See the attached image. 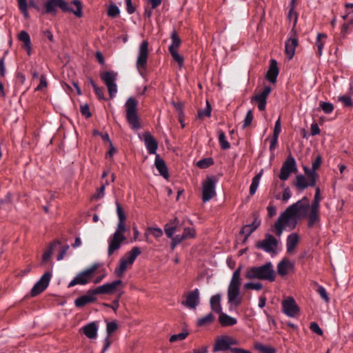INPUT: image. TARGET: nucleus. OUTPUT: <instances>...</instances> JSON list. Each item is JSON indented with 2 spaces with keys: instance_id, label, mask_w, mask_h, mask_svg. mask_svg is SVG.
<instances>
[{
  "instance_id": "39",
  "label": "nucleus",
  "mask_w": 353,
  "mask_h": 353,
  "mask_svg": "<svg viewBox=\"0 0 353 353\" xmlns=\"http://www.w3.org/2000/svg\"><path fill=\"white\" fill-rule=\"evenodd\" d=\"M60 244H61V243L59 241H54V242L50 243V245H49L48 250H46L44 252V253L43 254V256H42V261H43V262H46V261H48L50 259V257H51V256L52 254V252H53L54 248L57 245H60Z\"/></svg>"
},
{
  "instance_id": "43",
  "label": "nucleus",
  "mask_w": 353,
  "mask_h": 353,
  "mask_svg": "<svg viewBox=\"0 0 353 353\" xmlns=\"http://www.w3.org/2000/svg\"><path fill=\"white\" fill-rule=\"evenodd\" d=\"M211 114V107L208 101L205 109L199 110L197 113V119H203L205 117H209Z\"/></svg>"
},
{
  "instance_id": "5",
  "label": "nucleus",
  "mask_w": 353,
  "mask_h": 353,
  "mask_svg": "<svg viewBox=\"0 0 353 353\" xmlns=\"http://www.w3.org/2000/svg\"><path fill=\"white\" fill-rule=\"evenodd\" d=\"M137 106L138 101L134 97L128 98L125 103L126 121L133 130H138L141 128L137 113Z\"/></svg>"
},
{
  "instance_id": "24",
  "label": "nucleus",
  "mask_w": 353,
  "mask_h": 353,
  "mask_svg": "<svg viewBox=\"0 0 353 353\" xmlns=\"http://www.w3.org/2000/svg\"><path fill=\"white\" fill-rule=\"evenodd\" d=\"M199 303V292L195 289L189 292L186 299L182 302V304L190 309H195Z\"/></svg>"
},
{
  "instance_id": "12",
  "label": "nucleus",
  "mask_w": 353,
  "mask_h": 353,
  "mask_svg": "<svg viewBox=\"0 0 353 353\" xmlns=\"http://www.w3.org/2000/svg\"><path fill=\"white\" fill-rule=\"evenodd\" d=\"M51 277L52 273L49 271L46 272L32 287L30 291L31 296H37L43 292L48 288Z\"/></svg>"
},
{
  "instance_id": "23",
  "label": "nucleus",
  "mask_w": 353,
  "mask_h": 353,
  "mask_svg": "<svg viewBox=\"0 0 353 353\" xmlns=\"http://www.w3.org/2000/svg\"><path fill=\"white\" fill-rule=\"evenodd\" d=\"M125 239V236H119L117 234H113L109 240L108 256H111L116 250H119L121 248V243Z\"/></svg>"
},
{
  "instance_id": "4",
  "label": "nucleus",
  "mask_w": 353,
  "mask_h": 353,
  "mask_svg": "<svg viewBox=\"0 0 353 353\" xmlns=\"http://www.w3.org/2000/svg\"><path fill=\"white\" fill-rule=\"evenodd\" d=\"M297 224V216L292 211L291 208H287L279 216L274 225L275 233L280 236L284 229L289 228L293 230Z\"/></svg>"
},
{
  "instance_id": "64",
  "label": "nucleus",
  "mask_w": 353,
  "mask_h": 353,
  "mask_svg": "<svg viewBox=\"0 0 353 353\" xmlns=\"http://www.w3.org/2000/svg\"><path fill=\"white\" fill-rule=\"evenodd\" d=\"M258 349L262 353H276V350L274 347H268V346L260 345L258 347Z\"/></svg>"
},
{
  "instance_id": "38",
  "label": "nucleus",
  "mask_w": 353,
  "mask_h": 353,
  "mask_svg": "<svg viewBox=\"0 0 353 353\" xmlns=\"http://www.w3.org/2000/svg\"><path fill=\"white\" fill-rule=\"evenodd\" d=\"M214 321V316L212 313H209L205 316L200 318L197 320L196 325L203 327L211 324Z\"/></svg>"
},
{
  "instance_id": "32",
  "label": "nucleus",
  "mask_w": 353,
  "mask_h": 353,
  "mask_svg": "<svg viewBox=\"0 0 353 353\" xmlns=\"http://www.w3.org/2000/svg\"><path fill=\"white\" fill-rule=\"evenodd\" d=\"M83 334L90 339H95L97 336V325L94 322H91L83 327Z\"/></svg>"
},
{
  "instance_id": "50",
  "label": "nucleus",
  "mask_w": 353,
  "mask_h": 353,
  "mask_svg": "<svg viewBox=\"0 0 353 353\" xmlns=\"http://www.w3.org/2000/svg\"><path fill=\"white\" fill-rule=\"evenodd\" d=\"M316 292L325 303H329L330 297L327 293L325 288L323 286L318 285Z\"/></svg>"
},
{
  "instance_id": "52",
  "label": "nucleus",
  "mask_w": 353,
  "mask_h": 353,
  "mask_svg": "<svg viewBox=\"0 0 353 353\" xmlns=\"http://www.w3.org/2000/svg\"><path fill=\"white\" fill-rule=\"evenodd\" d=\"M174 60L179 64V67H182L184 62L183 57L179 54L177 50L169 51Z\"/></svg>"
},
{
  "instance_id": "29",
  "label": "nucleus",
  "mask_w": 353,
  "mask_h": 353,
  "mask_svg": "<svg viewBox=\"0 0 353 353\" xmlns=\"http://www.w3.org/2000/svg\"><path fill=\"white\" fill-rule=\"evenodd\" d=\"M179 225V220L178 219L177 217H175L174 219L170 220L169 223L165 225V233L168 238H172Z\"/></svg>"
},
{
  "instance_id": "16",
  "label": "nucleus",
  "mask_w": 353,
  "mask_h": 353,
  "mask_svg": "<svg viewBox=\"0 0 353 353\" xmlns=\"http://www.w3.org/2000/svg\"><path fill=\"white\" fill-rule=\"evenodd\" d=\"M282 311L289 317L294 318L299 313V307L292 297H288L282 302Z\"/></svg>"
},
{
  "instance_id": "46",
  "label": "nucleus",
  "mask_w": 353,
  "mask_h": 353,
  "mask_svg": "<svg viewBox=\"0 0 353 353\" xmlns=\"http://www.w3.org/2000/svg\"><path fill=\"white\" fill-rule=\"evenodd\" d=\"M321 109L325 114H330L334 110V105L330 102L321 101L319 103Z\"/></svg>"
},
{
  "instance_id": "62",
  "label": "nucleus",
  "mask_w": 353,
  "mask_h": 353,
  "mask_svg": "<svg viewBox=\"0 0 353 353\" xmlns=\"http://www.w3.org/2000/svg\"><path fill=\"white\" fill-rule=\"evenodd\" d=\"M19 39L23 41V43H26L27 45H28V43H30V41H31L29 34L25 30L20 32L19 34Z\"/></svg>"
},
{
  "instance_id": "60",
  "label": "nucleus",
  "mask_w": 353,
  "mask_h": 353,
  "mask_svg": "<svg viewBox=\"0 0 353 353\" xmlns=\"http://www.w3.org/2000/svg\"><path fill=\"white\" fill-rule=\"evenodd\" d=\"M310 329L315 334L322 336L323 332L322 329L319 327V324L316 322H312L310 324Z\"/></svg>"
},
{
  "instance_id": "3",
  "label": "nucleus",
  "mask_w": 353,
  "mask_h": 353,
  "mask_svg": "<svg viewBox=\"0 0 353 353\" xmlns=\"http://www.w3.org/2000/svg\"><path fill=\"white\" fill-rule=\"evenodd\" d=\"M245 277L248 279H259L273 282L276 279V272L272 262L268 261L262 265L248 268L245 272Z\"/></svg>"
},
{
  "instance_id": "19",
  "label": "nucleus",
  "mask_w": 353,
  "mask_h": 353,
  "mask_svg": "<svg viewBox=\"0 0 353 353\" xmlns=\"http://www.w3.org/2000/svg\"><path fill=\"white\" fill-rule=\"evenodd\" d=\"M236 344H237V341L235 339L222 335V351L230 350L232 353H252L242 348L230 347V345Z\"/></svg>"
},
{
  "instance_id": "22",
  "label": "nucleus",
  "mask_w": 353,
  "mask_h": 353,
  "mask_svg": "<svg viewBox=\"0 0 353 353\" xmlns=\"http://www.w3.org/2000/svg\"><path fill=\"white\" fill-rule=\"evenodd\" d=\"M97 300L91 289L88 290L85 294L82 295L74 300V305L78 308H81L85 305L94 303Z\"/></svg>"
},
{
  "instance_id": "34",
  "label": "nucleus",
  "mask_w": 353,
  "mask_h": 353,
  "mask_svg": "<svg viewBox=\"0 0 353 353\" xmlns=\"http://www.w3.org/2000/svg\"><path fill=\"white\" fill-rule=\"evenodd\" d=\"M170 39L172 43L168 48L169 51L177 50L181 43V40L175 30L172 32Z\"/></svg>"
},
{
  "instance_id": "59",
  "label": "nucleus",
  "mask_w": 353,
  "mask_h": 353,
  "mask_svg": "<svg viewBox=\"0 0 353 353\" xmlns=\"http://www.w3.org/2000/svg\"><path fill=\"white\" fill-rule=\"evenodd\" d=\"M171 239V248L172 250H174L177 245H179L182 241L185 239L183 234H177L174 236H172Z\"/></svg>"
},
{
  "instance_id": "11",
  "label": "nucleus",
  "mask_w": 353,
  "mask_h": 353,
  "mask_svg": "<svg viewBox=\"0 0 353 353\" xmlns=\"http://www.w3.org/2000/svg\"><path fill=\"white\" fill-rule=\"evenodd\" d=\"M216 183V180L214 176H208L203 182L202 200L203 202L210 201L215 196Z\"/></svg>"
},
{
  "instance_id": "55",
  "label": "nucleus",
  "mask_w": 353,
  "mask_h": 353,
  "mask_svg": "<svg viewBox=\"0 0 353 353\" xmlns=\"http://www.w3.org/2000/svg\"><path fill=\"white\" fill-rule=\"evenodd\" d=\"M147 232H150L155 238H159L163 235V231L160 228H148ZM148 235V232L145 234Z\"/></svg>"
},
{
  "instance_id": "20",
  "label": "nucleus",
  "mask_w": 353,
  "mask_h": 353,
  "mask_svg": "<svg viewBox=\"0 0 353 353\" xmlns=\"http://www.w3.org/2000/svg\"><path fill=\"white\" fill-rule=\"evenodd\" d=\"M254 220L251 223H248L242 227L240 233L245 235L247 239L261 225V219L256 213H253Z\"/></svg>"
},
{
  "instance_id": "54",
  "label": "nucleus",
  "mask_w": 353,
  "mask_h": 353,
  "mask_svg": "<svg viewBox=\"0 0 353 353\" xmlns=\"http://www.w3.org/2000/svg\"><path fill=\"white\" fill-rule=\"evenodd\" d=\"M244 288L247 290H261L263 288V284L259 282H249L244 285Z\"/></svg>"
},
{
  "instance_id": "40",
  "label": "nucleus",
  "mask_w": 353,
  "mask_h": 353,
  "mask_svg": "<svg viewBox=\"0 0 353 353\" xmlns=\"http://www.w3.org/2000/svg\"><path fill=\"white\" fill-rule=\"evenodd\" d=\"M171 103L179 114V121L181 123L182 127H184V125L182 123V117H184L183 103L181 101L175 102L174 101H172Z\"/></svg>"
},
{
  "instance_id": "56",
  "label": "nucleus",
  "mask_w": 353,
  "mask_h": 353,
  "mask_svg": "<svg viewBox=\"0 0 353 353\" xmlns=\"http://www.w3.org/2000/svg\"><path fill=\"white\" fill-rule=\"evenodd\" d=\"M185 239L194 238L196 235L195 230L192 228H185L183 232Z\"/></svg>"
},
{
  "instance_id": "41",
  "label": "nucleus",
  "mask_w": 353,
  "mask_h": 353,
  "mask_svg": "<svg viewBox=\"0 0 353 353\" xmlns=\"http://www.w3.org/2000/svg\"><path fill=\"white\" fill-rule=\"evenodd\" d=\"M18 6L19 10L23 14L25 19H28L30 17L28 11V3L27 0H17Z\"/></svg>"
},
{
  "instance_id": "61",
  "label": "nucleus",
  "mask_w": 353,
  "mask_h": 353,
  "mask_svg": "<svg viewBox=\"0 0 353 353\" xmlns=\"http://www.w3.org/2000/svg\"><path fill=\"white\" fill-rule=\"evenodd\" d=\"M116 205H117V213L118 215L119 221H125L126 216H125V212H123L121 205L118 202H116Z\"/></svg>"
},
{
  "instance_id": "48",
  "label": "nucleus",
  "mask_w": 353,
  "mask_h": 353,
  "mask_svg": "<svg viewBox=\"0 0 353 353\" xmlns=\"http://www.w3.org/2000/svg\"><path fill=\"white\" fill-rule=\"evenodd\" d=\"M321 190L319 187L315 189V194L314 200L311 204L310 207L318 208H320V201H321Z\"/></svg>"
},
{
  "instance_id": "51",
  "label": "nucleus",
  "mask_w": 353,
  "mask_h": 353,
  "mask_svg": "<svg viewBox=\"0 0 353 353\" xmlns=\"http://www.w3.org/2000/svg\"><path fill=\"white\" fill-rule=\"evenodd\" d=\"M339 101L341 102L345 107L350 108L353 106V102L350 96L342 95L339 97Z\"/></svg>"
},
{
  "instance_id": "49",
  "label": "nucleus",
  "mask_w": 353,
  "mask_h": 353,
  "mask_svg": "<svg viewBox=\"0 0 353 353\" xmlns=\"http://www.w3.org/2000/svg\"><path fill=\"white\" fill-rule=\"evenodd\" d=\"M120 13L119 8L115 4H111L108 8L107 14L108 17L114 18L117 17Z\"/></svg>"
},
{
  "instance_id": "17",
  "label": "nucleus",
  "mask_w": 353,
  "mask_h": 353,
  "mask_svg": "<svg viewBox=\"0 0 353 353\" xmlns=\"http://www.w3.org/2000/svg\"><path fill=\"white\" fill-rule=\"evenodd\" d=\"M310 200L307 196H303L301 200L290 205L292 211L298 216L299 215L305 216L307 211L310 209Z\"/></svg>"
},
{
  "instance_id": "47",
  "label": "nucleus",
  "mask_w": 353,
  "mask_h": 353,
  "mask_svg": "<svg viewBox=\"0 0 353 353\" xmlns=\"http://www.w3.org/2000/svg\"><path fill=\"white\" fill-rule=\"evenodd\" d=\"M12 195L8 193L5 199L0 201V210L2 208L10 209L11 208Z\"/></svg>"
},
{
  "instance_id": "53",
  "label": "nucleus",
  "mask_w": 353,
  "mask_h": 353,
  "mask_svg": "<svg viewBox=\"0 0 353 353\" xmlns=\"http://www.w3.org/2000/svg\"><path fill=\"white\" fill-rule=\"evenodd\" d=\"M122 283L123 282L121 279L115 280L112 283H107L109 294H112L117 287L121 285Z\"/></svg>"
},
{
  "instance_id": "26",
  "label": "nucleus",
  "mask_w": 353,
  "mask_h": 353,
  "mask_svg": "<svg viewBox=\"0 0 353 353\" xmlns=\"http://www.w3.org/2000/svg\"><path fill=\"white\" fill-rule=\"evenodd\" d=\"M279 70L277 66V62L275 59H271L270 67L266 74V79L271 83H274L276 81Z\"/></svg>"
},
{
  "instance_id": "58",
  "label": "nucleus",
  "mask_w": 353,
  "mask_h": 353,
  "mask_svg": "<svg viewBox=\"0 0 353 353\" xmlns=\"http://www.w3.org/2000/svg\"><path fill=\"white\" fill-rule=\"evenodd\" d=\"M126 231L125 221H119L117 228L114 234H117L119 236H124L123 233Z\"/></svg>"
},
{
  "instance_id": "15",
  "label": "nucleus",
  "mask_w": 353,
  "mask_h": 353,
  "mask_svg": "<svg viewBox=\"0 0 353 353\" xmlns=\"http://www.w3.org/2000/svg\"><path fill=\"white\" fill-rule=\"evenodd\" d=\"M271 92L270 86H265L258 94L251 98V103L257 104L258 109L260 111L265 110L267 104V98Z\"/></svg>"
},
{
  "instance_id": "36",
  "label": "nucleus",
  "mask_w": 353,
  "mask_h": 353,
  "mask_svg": "<svg viewBox=\"0 0 353 353\" xmlns=\"http://www.w3.org/2000/svg\"><path fill=\"white\" fill-rule=\"evenodd\" d=\"M327 34L325 33H318L316 39V46L317 47V52L316 56L320 57L323 54V50L325 45V41H322V39H326Z\"/></svg>"
},
{
  "instance_id": "35",
  "label": "nucleus",
  "mask_w": 353,
  "mask_h": 353,
  "mask_svg": "<svg viewBox=\"0 0 353 353\" xmlns=\"http://www.w3.org/2000/svg\"><path fill=\"white\" fill-rule=\"evenodd\" d=\"M263 170H261L258 174H256L252 178V183L250 186V194L251 196L254 195L256 193V190H257L259 183H260L261 178L263 175Z\"/></svg>"
},
{
  "instance_id": "21",
  "label": "nucleus",
  "mask_w": 353,
  "mask_h": 353,
  "mask_svg": "<svg viewBox=\"0 0 353 353\" xmlns=\"http://www.w3.org/2000/svg\"><path fill=\"white\" fill-rule=\"evenodd\" d=\"M142 137L148 152L150 154H157L158 142L152 136L150 132H145L143 134Z\"/></svg>"
},
{
  "instance_id": "14",
  "label": "nucleus",
  "mask_w": 353,
  "mask_h": 353,
  "mask_svg": "<svg viewBox=\"0 0 353 353\" xmlns=\"http://www.w3.org/2000/svg\"><path fill=\"white\" fill-rule=\"evenodd\" d=\"M290 37L285 43V52L289 59H291L295 52L296 47L298 46V37L296 30L294 27L290 31Z\"/></svg>"
},
{
  "instance_id": "8",
  "label": "nucleus",
  "mask_w": 353,
  "mask_h": 353,
  "mask_svg": "<svg viewBox=\"0 0 353 353\" xmlns=\"http://www.w3.org/2000/svg\"><path fill=\"white\" fill-rule=\"evenodd\" d=\"M100 77L107 86L110 97L112 99L117 92V85L115 83L117 73L114 71H105L100 73Z\"/></svg>"
},
{
  "instance_id": "44",
  "label": "nucleus",
  "mask_w": 353,
  "mask_h": 353,
  "mask_svg": "<svg viewBox=\"0 0 353 353\" xmlns=\"http://www.w3.org/2000/svg\"><path fill=\"white\" fill-rule=\"evenodd\" d=\"M189 334V332L184 330L182 332L176 334H173L170 338V342L174 343L177 341H183L184 340Z\"/></svg>"
},
{
  "instance_id": "30",
  "label": "nucleus",
  "mask_w": 353,
  "mask_h": 353,
  "mask_svg": "<svg viewBox=\"0 0 353 353\" xmlns=\"http://www.w3.org/2000/svg\"><path fill=\"white\" fill-rule=\"evenodd\" d=\"M322 162V158L321 155H318L314 161L312 163V168H308L307 166L303 167L304 172L306 175H312L316 179L317 178L316 170L319 169Z\"/></svg>"
},
{
  "instance_id": "63",
  "label": "nucleus",
  "mask_w": 353,
  "mask_h": 353,
  "mask_svg": "<svg viewBox=\"0 0 353 353\" xmlns=\"http://www.w3.org/2000/svg\"><path fill=\"white\" fill-rule=\"evenodd\" d=\"M48 85V82H47V79H46V75L44 74H42L41 77H40V82H39V84L38 85V86L35 88V90L36 91H41L42 90L43 88H46Z\"/></svg>"
},
{
  "instance_id": "33",
  "label": "nucleus",
  "mask_w": 353,
  "mask_h": 353,
  "mask_svg": "<svg viewBox=\"0 0 353 353\" xmlns=\"http://www.w3.org/2000/svg\"><path fill=\"white\" fill-rule=\"evenodd\" d=\"M299 243V235L296 233L289 234L286 239V248L288 253L294 251Z\"/></svg>"
},
{
  "instance_id": "42",
  "label": "nucleus",
  "mask_w": 353,
  "mask_h": 353,
  "mask_svg": "<svg viewBox=\"0 0 353 353\" xmlns=\"http://www.w3.org/2000/svg\"><path fill=\"white\" fill-rule=\"evenodd\" d=\"M214 163L211 157L202 159L196 162V166L201 169H206Z\"/></svg>"
},
{
  "instance_id": "45",
  "label": "nucleus",
  "mask_w": 353,
  "mask_h": 353,
  "mask_svg": "<svg viewBox=\"0 0 353 353\" xmlns=\"http://www.w3.org/2000/svg\"><path fill=\"white\" fill-rule=\"evenodd\" d=\"M91 290L95 296H97V294H109L107 283Z\"/></svg>"
},
{
  "instance_id": "25",
  "label": "nucleus",
  "mask_w": 353,
  "mask_h": 353,
  "mask_svg": "<svg viewBox=\"0 0 353 353\" xmlns=\"http://www.w3.org/2000/svg\"><path fill=\"white\" fill-rule=\"evenodd\" d=\"M154 165L159 174L165 179L169 178V172L165 161L160 157L159 154H156Z\"/></svg>"
},
{
  "instance_id": "13",
  "label": "nucleus",
  "mask_w": 353,
  "mask_h": 353,
  "mask_svg": "<svg viewBox=\"0 0 353 353\" xmlns=\"http://www.w3.org/2000/svg\"><path fill=\"white\" fill-rule=\"evenodd\" d=\"M278 246L277 239L272 234H266L265 239L256 243V247L268 253L274 252Z\"/></svg>"
},
{
  "instance_id": "27",
  "label": "nucleus",
  "mask_w": 353,
  "mask_h": 353,
  "mask_svg": "<svg viewBox=\"0 0 353 353\" xmlns=\"http://www.w3.org/2000/svg\"><path fill=\"white\" fill-rule=\"evenodd\" d=\"M320 208L310 207L309 213L307 214V227L312 228L316 223L320 221Z\"/></svg>"
},
{
  "instance_id": "6",
  "label": "nucleus",
  "mask_w": 353,
  "mask_h": 353,
  "mask_svg": "<svg viewBox=\"0 0 353 353\" xmlns=\"http://www.w3.org/2000/svg\"><path fill=\"white\" fill-rule=\"evenodd\" d=\"M141 253L139 248L134 247L120 259L119 265L115 268L114 274L117 277H121L128 268V265H132L138 256Z\"/></svg>"
},
{
  "instance_id": "28",
  "label": "nucleus",
  "mask_w": 353,
  "mask_h": 353,
  "mask_svg": "<svg viewBox=\"0 0 353 353\" xmlns=\"http://www.w3.org/2000/svg\"><path fill=\"white\" fill-rule=\"evenodd\" d=\"M294 266L293 263L284 259L278 263L277 272L280 276H284L288 274L289 270L292 269Z\"/></svg>"
},
{
  "instance_id": "57",
  "label": "nucleus",
  "mask_w": 353,
  "mask_h": 353,
  "mask_svg": "<svg viewBox=\"0 0 353 353\" xmlns=\"http://www.w3.org/2000/svg\"><path fill=\"white\" fill-rule=\"evenodd\" d=\"M253 121V114L251 110H249L245 115V117L243 121V128H245L246 127L251 125L252 122Z\"/></svg>"
},
{
  "instance_id": "9",
  "label": "nucleus",
  "mask_w": 353,
  "mask_h": 353,
  "mask_svg": "<svg viewBox=\"0 0 353 353\" xmlns=\"http://www.w3.org/2000/svg\"><path fill=\"white\" fill-rule=\"evenodd\" d=\"M297 171V165L295 159L291 155H288L281 168L279 179L285 181L288 179L292 173Z\"/></svg>"
},
{
  "instance_id": "2",
  "label": "nucleus",
  "mask_w": 353,
  "mask_h": 353,
  "mask_svg": "<svg viewBox=\"0 0 353 353\" xmlns=\"http://www.w3.org/2000/svg\"><path fill=\"white\" fill-rule=\"evenodd\" d=\"M76 6V10L71 8L65 0H46L44 3V14H57V8H59L63 12H70L73 13L77 17L83 16L82 5L79 0H74L72 2Z\"/></svg>"
},
{
  "instance_id": "37",
  "label": "nucleus",
  "mask_w": 353,
  "mask_h": 353,
  "mask_svg": "<svg viewBox=\"0 0 353 353\" xmlns=\"http://www.w3.org/2000/svg\"><path fill=\"white\" fill-rule=\"evenodd\" d=\"M236 323V318L229 316L228 314L222 312V327L233 326Z\"/></svg>"
},
{
  "instance_id": "10",
  "label": "nucleus",
  "mask_w": 353,
  "mask_h": 353,
  "mask_svg": "<svg viewBox=\"0 0 353 353\" xmlns=\"http://www.w3.org/2000/svg\"><path fill=\"white\" fill-rule=\"evenodd\" d=\"M148 41L143 40L139 47L136 66L139 73L141 74V70H145L147 67L148 59L149 56Z\"/></svg>"
},
{
  "instance_id": "1",
  "label": "nucleus",
  "mask_w": 353,
  "mask_h": 353,
  "mask_svg": "<svg viewBox=\"0 0 353 353\" xmlns=\"http://www.w3.org/2000/svg\"><path fill=\"white\" fill-rule=\"evenodd\" d=\"M241 266H239L232 274L228 289V303L230 310H236L241 304L242 297L240 295Z\"/></svg>"
},
{
  "instance_id": "7",
  "label": "nucleus",
  "mask_w": 353,
  "mask_h": 353,
  "mask_svg": "<svg viewBox=\"0 0 353 353\" xmlns=\"http://www.w3.org/2000/svg\"><path fill=\"white\" fill-rule=\"evenodd\" d=\"M99 263H93L88 268L77 274L76 276L69 283L68 287L72 288L77 285H83L89 283L91 281V278L93 274L99 268Z\"/></svg>"
},
{
  "instance_id": "18",
  "label": "nucleus",
  "mask_w": 353,
  "mask_h": 353,
  "mask_svg": "<svg viewBox=\"0 0 353 353\" xmlns=\"http://www.w3.org/2000/svg\"><path fill=\"white\" fill-rule=\"evenodd\" d=\"M309 181H307L305 176L303 174H299L296 176V182L294 185L301 191L304 190L307 187H314L316 183V179L312 175H307Z\"/></svg>"
},
{
  "instance_id": "31",
  "label": "nucleus",
  "mask_w": 353,
  "mask_h": 353,
  "mask_svg": "<svg viewBox=\"0 0 353 353\" xmlns=\"http://www.w3.org/2000/svg\"><path fill=\"white\" fill-rule=\"evenodd\" d=\"M210 303L212 310L219 314V322L221 323V294L212 296Z\"/></svg>"
}]
</instances>
